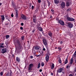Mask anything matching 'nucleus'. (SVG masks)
I'll return each instance as SVG.
<instances>
[{
	"label": "nucleus",
	"instance_id": "obj_1",
	"mask_svg": "<svg viewBox=\"0 0 76 76\" xmlns=\"http://www.w3.org/2000/svg\"><path fill=\"white\" fill-rule=\"evenodd\" d=\"M14 43L16 48L19 47L20 49H22V42H21L19 40L17 39L15 40Z\"/></svg>",
	"mask_w": 76,
	"mask_h": 76
},
{
	"label": "nucleus",
	"instance_id": "obj_2",
	"mask_svg": "<svg viewBox=\"0 0 76 76\" xmlns=\"http://www.w3.org/2000/svg\"><path fill=\"white\" fill-rule=\"evenodd\" d=\"M38 50L39 52L40 53V54H43V50H41V47L39 46H34L33 47V48L32 49V50Z\"/></svg>",
	"mask_w": 76,
	"mask_h": 76
},
{
	"label": "nucleus",
	"instance_id": "obj_3",
	"mask_svg": "<svg viewBox=\"0 0 76 76\" xmlns=\"http://www.w3.org/2000/svg\"><path fill=\"white\" fill-rule=\"evenodd\" d=\"M43 43V44L45 45L46 47L47 46V40L45 39H43L42 40Z\"/></svg>",
	"mask_w": 76,
	"mask_h": 76
},
{
	"label": "nucleus",
	"instance_id": "obj_4",
	"mask_svg": "<svg viewBox=\"0 0 76 76\" xmlns=\"http://www.w3.org/2000/svg\"><path fill=\"white\" fill-rule=\"evenodd\" d=\"M33 22L35 24H37V19L36 18V16H34L33 19Z\"/></svg>",
	"mask_w": 76,
	"mask_h": 76
},
{
	"label": "nucleus",
	"instance_id": "obj_5",
	"mask_svg": "<svg viewBox=\"0 0 76 76\" xmlns=\"http://www.w3.org/2000/svg\"><path fill=\"white\" fill-rule=\"evenodd\" d=\"M58 23H59L60 24V25L62 26H64V23L62 20H59V21H58Z\"/></svg>",
	"mask_w": 76,
	"mask_h": 76
},
{
	"label": "nucleus",
	"instance_id": "obj_6",
	"mask_svg": "<svg viewBox=\"0 0 76 76\" xmlns=\"http://www.w3.org/2000/svg\"><path fill=\"white\" fill-rule=\"evenodd\" d=\"M68 27H69V28H73V24L71 23H68Z\"/></svg>",
	"mask_w": 76,
	"mask_h": 76
},
{
	"label": "nucleus",
	"instance_id": "obj_7",
	"mask_svg": "<svg viewBox=\"0 0 76 76\" xmlns=\"http://www.w3.org/2000/svg\"><path fill=\"white\" fill-rule=\"evenodd\" d=\"M12 6L15 9V10H16V4L14 3L13 1L11 2Z\"/></svg>",
	"mask_w": 76,
	"mask_h": 76
},
{
	"label": "nucleus",
	"instance_id": "obj_8",
	"mask_svg": "<svg viewBox=\"0 0 76 76\" xmlns=\"http://www.w3.org/2000/svg\"><path fill=\"white\" fill-rule=\"evenodd\" d=\"M67 20L68 21L72 22V21H74V20H75V19L69 17V18H68V19Z\"/></svg>",
	"mask_w": 76,
	"mask_h": 76
},
{
	"label": "nucleus",
	"instance_id": "obj_9",
	"mask_svg": "<svg viewBox=\"0 0 76 76\" xmlns=\"http://www.w3.org/2000/svg\"><path fill=\"white\" fill-rule=\"evenodd\" d=\"M1 50L2 54H4L7 51V49L6 48H3Z\"/></svg>",
	"mask_w": 76,
	"mask_h": 76
},
{
	"label": "nucleus",
	"instance_id": "obj_10",
	"mask_svg": "<svg viewBox=\"0 0 76 76\" xmlns=\"http://www.w3.org/2000/svg\"><path fill=\"white\" fill-rule=\"evenodd\" d=\"M21 19H23V20H26V17L24 15L22 14L21 15Z\"/></svg>",
	"mask_w": 76,
	"mask_h": 76
},
{
	"label": "nucleus",
	"instance_id": "obj_11",
	"mask_svg": "<svg viewBox=\"0 0 76 76\" xmlns=\"http://www.w3.org/2000/svg\"><path fill=\"white\" fill-rule=\"evenodd\" d=\"M61 7L62 9H63L65 7V3L64 2H62L61 3Z\"/></svg>",
	"mask_w": 76,
	"mask_h": 76
},
{
	"label": "nucleus",
	"instance_id": "obj_12",
	"mask_svg": "<svg viewBox=\"0 0 76 76\" xmlns=\"http://www.w3.org/2000/svg\"><path fill=\"white\" fill-rule=\"evenodd\" d=\"M50 57L48 55H46V56L45 57V60L46 61H48V60H49V58Z\"/></svg>",
	"mask_w": 76,
	"mask_h": 76
},
{
	"label": "nucleus",
	"instance_id": "obj_13",
	"mask_svg": "<svg viewBox=\"0 0 76 76\" xmlns=\"http://www.w3.org/2000/svg\"><path fill=\"white\" fill-rule=\"evenodd\" d=\"M63 71V68H61L58 69L57 71V72H58V73H61V72Z\"/></svg>",
	"mask_w": 76,
	"mask_h": 76
},
{
	"label": "nucleus",
	"instance_id": "obj_14",
	"mask_svg": "<svg viewBox=\"0 0 76 76\" xmlns=\"http://www.w3.org/2000/svg\"><path fill=\"white\" fill-rule=\"evenodd\" d=\"M48 34L50 37H53V35L51 32H49Z\"/></svg>",
	"mask_w": 76,
	"mask_h": 76
},
{
	"label": "nucleus",
	"instance_id": "obj_15",
	"mask_svg": "<svg viewBox=\"0 0 76 76\" xmlns=\"http://www.w3.org/2000/svg\"><path fill=\"white\" fill-rule=\"evenodd\" d=\"M37 29L39 31H41L42 32L43 31V30L42 29V28L41 27H40L37 28Z\"/></svg>",
	"mask_w": 76,
	"mask_h": 76
},
{
	"label": "nucleus",
	"instance_id": "obj_16",
	"mask_svg": "<svg viewBox=\"0 0 76 76\" xmlns=\"http://www.w3.org/2000/svg\"><path fill=\"white\" fill-rule=\"evenodd\" d=\"M58 50H59V51H61L62 50V48L61 46H58L57 48Z\"/></svg>",
	"mask_w": 76,
	"mask_h": 76
},
{
	"label": "nucleus",
	"instance_id": "obj_17",
	"mask_svg": "<svg viewBox=\"0 0 76 76\" xmlns=\"http://www.w3.org/2000/svg\"><path fill=\"white\" fill-rule=\"evenodd\" d=\"M70 4H70V3H69V2H67L66 3V6H67V7L69 6H70Z\"/></svg>",
	"mask_w": 76,
	"mask_h": 76
},
{
	"label": "nucleus",
	"instance_id": "obj_18",
	"mask_svg": "<svg viewBox=\"0 0 76 76\" xmlns=\"http://www.w3.org/2000/svg\"><path fill=\"white\" fill-rule=\"evenodd\" d=\"M67 63H68V57H67V58L65 59V64H66Z\"/></svg>",
	"mask_w": 76,
	"mask_h": 76
},
{
	"label": "nucleus",
	"instance_id": "obj_19",
	"mask_svg": "<svg viewBox=\"0 0 76 76\" xmlns=\"http://www.w3.org/2000/svg\"><path fill=\"white\" fill-rule=\"evenodd\" d=\"M16 60L17 62H20V58L18 57H17L16 58Z\"/></svg>",
	"mask_w": 76,
	"mask_h": 76
},
{
	"label": "nucleus",
	"instance_id": "obj_20",
	"mask_svg": "<svg viewBox=\"0 0 76 76\" xmlns=\"http://www.w3.org/2000/svg\"><path fill=\"white\" fill-rule=\"evenodd\" d=\"M55 3L56 4H58L59 2L58 0H54Z\"/></svg>",
	"mask_w": 76,
	"mask_h": 76
},
{
	"label": "nucleus",
	"instance_id": "obj_21",
	"mask_svg": "<svg viewBox=\"0 0 76 76\" xmlns=\"http://www.w3.org/2000/svg\"><path fill=\"white\" fill-rule=\"evenodd\" d=\"M65 18H66L67 20L68 19V18H69V15H68V14H67L65 16Z\"/></svg>",
	"mask_w": 76,
	"mask_h": 76
},
{
	"label": "nucleus",
	"instance_id": "obj_22",
	"mask_svg": "<svg viewBox=\"0 0 76 76\" xmlns=\"http://www.w3.org/2000/svg\"><path fill=\"white\" fill-rule=\"evenodd\" d=\"M32 51H33V53H34V55H35V54H36V51H35V50H32Z\"/></svg>",
	"mask_w": 76,
	"mask_h": 76
},
{
	"label": "nucleus",
	"instance_id": "obj_23",
	"mask_svg": "<svg viewBox=\"0 0 76 76\" xmlns=\"http://www.w3.org/2000/svg\"><path fill=\"white\" fill-rule=\"evenodd\" d=\"M1 18L2 20H4V16L1 15Z\"/></svg>",
	"mask_w": 76,
	"mask_h": 76
},
{
	"label": "nucleus",
	"instance_id": "obj_24",
	"mask_svg": "<svg viewBox=\"0 0 76 76\" xmlns=\"http://www.w3.org/2000/svg\"><path fill=\"white\" fill-rule=\"evenodd\" d=\"M33 66H34V64L32 63L29 64V67H33Z\"/></svg>",
	"mask_w": 76,
	"mask_h": 76
},
{
	"label": "nucleus",
	"instance_id": "obj_25",
	"mask_svg": "<svg viewBox=\"0 0 76 76\" xmlns=\"http://www.w3.org/2000/svg\"><path fill=\"white\" fill-rule=\"evenodd\" d=\"M5 18L6 19H10V17H8L7 15L5 16Z\"/></svg>",
	"mask_w": 76,
	"mask_h": 76
},
{
	"label": "nucleus",
	"instance_id": "obj_26",
	"mask_svg": "<svg viewBox=\"0 0 76 76\" xmlns=\"http://www.w3.org/2000/svg\"><path fill=\"white\" fill-rule=\"evenodd\" d=\"M5 37H6V39H8V38L10 37L9 35H6Z\"/></svg>",
	"mask_w": 76,
	"mask_h": 76
},
{
	"label": "nucleus",
	"instance_id": "obj_27",
	"mask_svg": "<svg viewBox=\"0 0 76 76\" xmlns=\"http://www.w3.org/2000/svg\"><path fill=\"white\" fill-rule=\"evenodd\" d=\"M44 9H46V7H47V4H46L45 3L44 4Z\"/></svg>",
	"mask_w": 76,
	"mask_h": 76
},
{
	"label": "nucleus",
	"instance_id": "obj_28",
	"mask_svg": "<svg viewBox=\"0 0 76 76\" xmlns=\"http://www.w3.org/2000/svg\"><path fill=\"white\" fill-rule=\"evenodd\" d=\"M51 12H52V14L53 15H54V10H51Z\"/></svg>",
	"mask_w": 76,
	"mask_h": 76
},
{
	"label": "nucleus",
	"instance_id": "obj_29",
	"mask_svg": "<svg viewBox=\"0 0 76 76\" xmlns=\"http://www.w3.org/2000/svg\"><path fill=\"white\" fill-rule=\"evenodd\" d=\"M47 3L48 4V7H50V2H49V1H48L47 2Z\"/></svg>",
	"mask_w": 76,
	"mask_h": 76
},
{
	"label": "nucleus",
	"instance_id": "obj_30",
	"mask_svg": "<svg viewBox=\"0 0 76 76\" xmlns=\"http://www.w3.org/2000/svg\"><path fill=\"white\" fill-rule=\"evenodd\" d=\"M67 2H69V3L72 4V0H68Z\"/></svg>",
	"mask_w": 76,
	"mask_h": 76
},
{
	"label": "nucleus",
	"instance_id": "obj_31",
	"mask_svg": "<svg viewBox=\"0 0 76 76\" xmlns=\"http://www.w3.org/2000/svg\"><path fill=\"white\" fill-rule=\"evenodd\" d=\"M46 47L47 48V53H49V49L48 48H47V47Z\"/></svg>",
	"mask_w": 76,
	"mask_h": 76
},
{
	"label": "nucleus",
	"instance_id": "obj_32",
	"mask_svg": "<svg viewBox=\"0 0 76 76\" xmlns=\"http://www.w3.org/2000/svg\"><path fill=\"white\" fill-rule=\"evenodd\" d=\"M34 55L35 56H36V57H40V56H41V55H36V54H35Z\"/></svg>",
	"mask_w": 76,
	"mask_h": 76
},
{
	"label": "nucleus",
	"instance_id": "obj_33",
	"mask_svg": "<svg viewBox=\"0 0 76 76\" xmlns=\"http://www.w3.org/2000/svg\"><path fill=\"white\" fill-rule=\"evenodd\" d=\"M39 26H40V24H39V23H38L37 25V28H39Z\"/></svg>",
	"mask_w": 76,
	"mask_h": 76
},
{
	"label": "nucleus",
	"instance_id": "obj_34",
	"mask_svg": "<svg viewBox=\"0 0 76 76\" xmlns=\"http://www.w3.org/2000/svg\"><path fill=\"white\" fill-rule=\"evenodd\" d=\"M37 1L38 3H40L41 2V0H38Z\"/></svg>",
	"mask_w": 76,
	"mask_h": 76
},
{
	"label": "nucleus",
	"instance_id": "obj_35",
	"mask_svg": "<svg viewBox=\"0 0 76 76\" xmlns=\"http://www.w3.org/2000/svg\"><path fill=\"white\" fill-rule=\"evenodd\" d=\"M41 66H44V62H42Z\"/></svg>",
	"mask_w": 76,
	"mask_h": 76
},
{
	"label": "nucleus",
	"instance_id": "obj_36",
	"mask_svg": "<svg viewBox=\"0 0 76 76\" xmlns=\"http://www.w3.org/2000/svg\"><path fill=\"white\" fill-rule=\"evenodd\" d=\"M11 16L12 18H13V16H14V15H13V13H12L11 15Z\"/></svg>",
	"mask_w": 76,
	"mask_h": 76
},
{
	"label": "nucleus",
	"instance_id": "obj_37",
	"mask_svg": "<svg viewBox=\"0 0 76 76\" xmlns=\"http://www.w3.org/2000/svg\"><path fill=\"white\" fill-rule=\"evenodd\" d=\"M16 14H18V10H15Z\"/></svg>",
	"mask_w": 76,
	"mask_h": 76
},
{
	"label": "nucleus",
	"instance_id": "obj_38",
	"mask_svg": "<svg viewBox=\"0 0 76 76\" xmlns=\"http://www.w3.org/2000/svg\"><path fill=\"white\" fill-rule=\"evenodd\" d=\"M31 9H32V10H34V6H33V5L32 6Z\"/></svg>",
	"mask_w": 76,
	"mask_h": 76
},
{
	"label": "nucleus",
	"instance_id": "obj_39",
	"mask_svg": "<svg viewBox=\"0 0 76 76\" xmlns=\"http://www.w3.org/2000/svg\"><path fill=\"white\" fill-rule=\"evenodd\" d=\"M71 10V8H69L67 10V11H68V12H69V11H70Z\"/></svg>",
	"mask_w": 76,
	"mask_h": 76
},
{
	"label": "nucleus",
	"instance_id": "obj_40",
	"mask_svg": "<svg viewBox=\"0 0 76 76\" xmlns=\"http://www.w3.org/2000/svg\"><path fill=\"white\" fill-rule=\"evenodd\" d=\"M58 62L59 63H61V59L58 60Z\"/></svg>",
	"mask_w": 76,
	"mask_h": 76
},
{
	"label": "nucleus",
	"instance_id": "obj_41",
	"mask_svg": "<svg viewBox=\"0 0 76 76\" xmlns=\"http://www.w3.org/2000/svg\"><path fill=\"white\" fill-rule=\"evenodd\" d=\"M16 19L18 18V14H16Z\"/></svg>",
	"mask_w": 76,
	"mask_h": 76
},
{
	"label": "nucleus",
	"instance_id": "obj_42",
	"mask_svg": "<svg viewBox=\"0 0 76 76\" xmlns=\"http://www.w3.org/2000/svg\"><path fill=\"white\" fill-rule=\"evenodd\" d=\"M21 38L22 40H23L24 39V36H22L21 37Z\"/></svg>",
	"mask_w": 76,
	"mask_h": 76
},
{
	"label": "nucleus",
	"instance_id": "obj_43",
	"mask_svg": "<svg viewBox=\"0 0 76 76\" xmlns=\"http://www.w3.org/2000/svg\"><path fill=\"white\" fill-rule=\"evenodd\" d=\"M23 25H24V23H21V26H23Z\"/></svg>",
	"mask_w": 76,
	"mask_h": 76
},
{
	"label": "nucleus",
	"instance_id": "obj_44",
	"mask_svg": "<svg viewBox=\"0 0 76 76\" xmlns=\"http://www.w3.org/2000/svg\"><path fill=\"white\" fill-rule=\"evenodd\" d=\"M43 51H45V48H44V46H43Z\"/></svg>",
	"mask_w": 76,
	"mask_h": 76
},
{
	"label": "nucleus",
	"instance_id": "obj_45",
	"mask_svg": "<svg viewBox=\"0 0 76 76\" xmlns=\"http://www.w3.org/2000/svg\"><path fill=\"white\" fill-rule=\"evenodd\" d=\"M30 58H31V59H32V58H34V56H30Z\"/></svg>",
	"mask_w": 76,
	"mask_h": 76
},
{
	"label": "nucleus",
	"instance_id": "obj_46",
	"mask_svg": "<svg viewBox=\"0 0 76 76\" xmlns=\"http://www.w3.org/2000/svg\"><path fill=\"white\" fill-rule=\"evenodd\" d=\"M0 48H4V46L1 45L0 46Z\"/></svg>",
	"mask_w": 76,
	"mask_h": 76
},
{
	"label": "nucleus",
	"instance_id": "obj_47",
	"mask_svg": "<svg viewBox=\"0 0 76 76\" xmlns=\"http://www.w3.org/2000/svg\"><path fill=\"white\" fill-rule=\"evenodd\" d=\"M40 65H41V63H39L38 64V67H40Z\"/></svg>",
	"mask_w": 76,
	"mask_h": 76
},
{
	"label": "nucleus",
	"instance_id": "obj_48",
	"mask_svg": "<svg viewBox=\"0 0 76 76\" xmlns=\"http://www.w3.org/2000/svg\"><path fill=\"white\" fill-rule=\"evenodd\" d=\"M20 29H21V30H23V27H20Z\"/></svg>",
	"mask_w": 76,
	"mask_h": 76
},
{
	"label": "nucleus",
	"instance_id": "obj_49",
	"mask_svg": "<svg viewBox=\"0 0 76 76\" xmlns=\"http://www.w3.org/2000/svg\"><path fill=\"white\" fill-rule=\"evenodd\" d=\"M52 67H54V64H52Z\"/></svg>",
	"mask_w": 76,
	"mask_h": 76
},
{
	"label": "nucleus",
	"instance_id": "obj_50",
	"mask_svg": "<svg viewBox=\"0 0 76 76\" xmlns=\"http://www.w3.org/2000/svg\"><path fill=\"white\" fill-rule=\"evenodd\" d=\"M38 12V10L36 9L35 11V13H37Z\"/></svg>",
	"mask_w": 76,
	"mask_h": 76
},
{
	"label": "nucleus",
	"instance_id": "obj_51",
	"mask_svg": "<svg viewBox=\"0 0 76 76\" xmlns=\"http://www.w3.org/2000/svg\"><path fill=\"white\" fill-rule=\"evenodd\" d=\"M35 29H34L32 30V32L33 33H34V32H35Z\"/></svg>",
	"mask_w": 76,
	"mask_h": 76
},
{
	"label": "nucleus",
	"instance_id": "obj_52",
	"mask_svg": "<svg viewBox=\"0 0 76 76\" xmlns=\"http://www.w3.org/2000/svg\"><path fill=\"white\" fill-rule=\"evenodd\" d=\"M31 67H28V70H31Z\"/></svg>",
	"mask_w": 76,
	"mask_h": 76
},
{
	"label": "nucleus",
	"instance_id": "obj_53",
	"mask_svg": "<svg viewBox=\"0 0 76 76\" xmlns=\"http://www.w3.org/2000/svg\"><path fill=\"white\" fill-rule=\"evenodd\" d=\"M12 57H13V58H15V56H14V55L13 54H12Z\"/></svg>",
	"mask_w": 76,
	"mask_h": 76
},
{
	"label": "nucleus",
	"instance_id": "obj_54",
	"mask_svg": "<svg viewBox=\"0 0 76 76\" xmlns=\"http://www.w3.org/2000/svg\"><path fill=\"white\" fill-rule=\"evenodd\" d=\"M0 75H1V76H2V75H3V72H1L0 73Z\"/></svg>",
	"mask_w": 76,
	"mask_h": 76
},
{
	"label": "nucleus",
	"instance_id": "obj_55",
	"mask_svg": "<svg viewBox=\"0 0 76 76\" xmlns=\"http://www.w3.org/2000/svg\"><path fill=\"white\" fill-rule=\"evenodd\" d=\"M56 20H57V21H58H58L59 20V19H58V18H57V19H56Z\"/></svg>",
	"mask_w": 76,
	"mask_h": 76
},
{
	"label": "nucleus",
	"instance_id": "obj_56",
	"mask_svg": "<svg viewBox=\"0 0 76 76\" xmlns=\"http://www.w3.org/2000/svg\"><path fill=\"white\" fill-rule=\"evenodd\" d=\"M31 5H32V3H30L29 4V6H30V7H31Z\"/></svg>",
	"mask_w": 76,
	"mask_h": 76
},
{
	"label": "nucleus",
	"instance_id": "obj_57",
	"mask_svg": "<svg viewBox=\"0 0 76 76\" xmlns=\"http://www.w3.org/2000/svg\"><path fill=\"white\" fill-rule=\"evenodd\" d=\"M63 42H62V41H61L60 42V44H63Z\"/></svg>",
	"mask_w": 76,
	"mask_h": 76
},
{
	"label": "nucleus",
	"instance_id": "obj_58",
	"mask_svg": "<svg viewBox=\"0 0 76 76\" xmlns=\"http://www.w3.org/2000/svg\"><path fill=\"white\" fill-rule=\"evenodd\" d=\"M42 69H40L39 70V71L40 72H42Z\"/></svg>",
	"mask_w": 76,
	"mask_h": 76
},
{
	"label": "nucleus",
	"instance_id": "obj_59",
	"mask_svg": "<svg viewBox=\"0 0 76 76\" xmlns=\"http://www.w3.org/2000/svg\"><path fill=\"white\" fill-rule=\"evenodd\" d=\"M9 19H10V18H8V19H7V20L8 21H9V22H10V20H9Z\"/></svg>",
	"mask_w": 76,
	"mask_h": 76
},
{
	"label": "nucleus",
	"instance_id": "obj_60",
	"mask_svg": "<svg viewBox=\"0 0 76 76\" xmlns=\"http://www.w3.org/2000/svg\"><path fill=\"white\" fill-rule=\"evenodd\" d=\"M74 71L75 72H76V67L75 68V69H74Z\"/></svg>",
	"mask_w": 76,
	"mask_h": 76
},
{
	"label": "nucleus",
	"instance_id": "obj_61",
	"mask_svg": "<svg viewBox=\"0 0 76 76\" xmlns=\"http://www.w3.org/2000/svg\"><path fill=\"white\" fill-rule=\"evenodd\" d=\"M51 75L52 76V75H53V73H51Z\"/></svg>",
	"mask_w": 76,
	"mask_h": 76
},
{
	"label": "nucleus",
	"instance_id": "obj_62",
	"mask_svg": "<svg viewBox=\"0 0 76 76\" xmlns=\"http://www.w3.org/2000/svg\"><path fill=\"white\" fill-rule=\"evenodd\" d=\"M69 76H73V75L72 74H71L69 75Z\"/></svg>",
	"mask_w": 76,
	"mask_h": 76
},
{
	"label": "nucleus",
	"instance_id": "obj_63",
	"mask_svg": "<svg viewBox=\"0 0 76 76\" xmlns=\"http://www.w3.org/2000/svg\"><path fill=\"white\" fill-rule=\"evenodd\" d=\"M2 3H0V6H1V5H2Z\"/></svg>",
	"mask_w": 76,
	"mask_h": 76
},
{
	"label": "nucleus",
	"instance_id": "obj_64",
	"mask_svg": "<svg viewBox=\"0 0 76 76\" xmlns=\"http://www.w3.org/2000/svg\"><path fill=\"white\" fill-rule=\"evenodd\" d=\"M8 75H9V74H7L6 75V76H8Z\"/></svg>",
	"mask_w": 76,
	"mask_h": 76
}]
</instances>
